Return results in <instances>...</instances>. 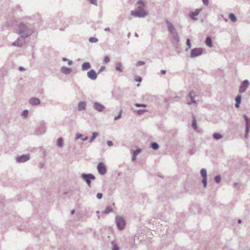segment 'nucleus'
Here are the masks:
<instances>
[{"label": "nucleus", "instance_id": "nucleus-45", "mask_svg": "<svg viewBox=\"0 0 250 250\" xmlns=\"http://www.w3.org/2000/svg\"><path fill=\"white\" fill-rule=\"evenodd\" d=\"M28 114V111L27 110H24L22 113V115L24 117H26Z\"/></svg>", "mask_w": 250, "mask_h": 250}, {"label": "nucleus", "instance_id": "nucleus-4", "mask_svg": "<svg viewBox=\"0 0 250 250\" xmlns=\"http://www.w3.org/2000/svg\"><path fill=\"white\" fill-rule=\"evenodd\" d=\"M82 178L86 182V184L88 186V187H91V180H95V177L91 173L89 174H85L83 173L81 175Z\"/></svg>", "mask_w": 250, "mask_h": 250}, {"label": "nucleus", "instance_id": "nucleus-62", "mask_svg": "<svg viewBox=\"0 0 250 250\" xmlns=\"http://www.w3.org/2000/svg\"><path fill=\"white\" fill-rule=\"evenodd\" d=\"M135 36L136 37H138V34H137V33H135Z\"/></svg>", "mask_w": 250, "mask_h": 250}, {"label": "nucleus", "instance_id": "nucleus-60", "mask_svg": "<svg viewBox=\"0 0 250 250\" xmlns=\"http://www.w3.org/2000/svg\"><path fill=\"white\" fill-rule=\"evenodd\" d=\"M62 60L63 61H68V60L67 59L65 58H63Z\"/></svg>", "mask_w": 250, "mask_h": 250}, {"label": "nucleus", "instance_id": "nucleus-10", "mask_svg": "<svg viewBox=\"0 0 250 250\" xmlns=\"http://www.w3.org/2000/svg\"><path fill=\"white\" fill-rule=\"evenodd\" d=\"M97 169L98 172L101 175H104L106 172V168L104 164L102 162L98 165Z\"/></svg>", "mask_w": 250, "mask_h": 250}, {"label": "nucleus", "instance_id": "nucleus-37", "mask_svg": "<svg viewBox=\"0 0 250 250\" xmlns=\"http://www.w3.org/2000/svg\"><path fill=\"white\" fill-rule=\"evenodd\" d=\"M141 151V149L140 148L137 149L136 150L133 151V154L134 155L137 156L138 154H139Z\"/></svg>", "mask_w": 250, "mask_h": 250}, {"label": "nucleus", "instance_id": "nucleus-5", "mask_svg": "<svg viewBox=\"0 0 250 250\" xmlns=\"http://www.w3.org/2000/svg\"><path fill=\"white\" fill-rule=\"evenodd\" d=\"M203 50L202 48H195L191 50L190 57L191 58H195L201 55L203 53Z\"/></svg>", "mask_w": 250, "mask_h": 250}, {"label": "nucleus", "instance_id": "nucleus-47", "mask_svg": "<svg viewBox=\"0 0 250 250\" xmlns=\"http://www.w3.org/2000/svg\"><path fill=\"white\" fill-rule=\"evenodd\" d=\"M107 145L109 146H112L113 145V142L111 141H107Z\"/></svg>", "mask_w": 250, "mask_h": 250}, {"label": "nucleus", "instance_id": "nucleus-48", "mask_svg": "<svg viewBox=\"0 0 250 250\" xmlns=\"http://www.w3.org/2000/svg\"><path fill=\"white\" fill-rule=\"evenodd\" d=\"M82 137V134L80 133H77L76 136V139H78L81 138Z\"/></svg>", "mask_w": 250, "mask_h": 250}, {"label": "nucleus", "instance_id": "nucleus-27", "mask_svg": "<svg viewBox=\"0 0 250 250\" xmlns=\"http://www.w3.org/2000/svg\"><path fill=\"white\" fill-rule=\"evenodd\" d=\"M122 65V64L121 62H119L116 63V66L115 67V69L116 70L119 71L120 72H122L123 70L121 68V66Z\"/></svg>", "mask_w": 250, "mask_h": 250}, {"label": "nucleus", "instance_id": "nucleus-33", "mask_svg": "<svg viewBox=\"0 0 250 250\" xmlns=\"http://www.w3.org/2000/svg\"><path fill=\"white\" fill-rule=\"evenodd\" d=\"M241 98H242V97L240 95H237L236 96V97L235 98L236 102H237V103H240L241 102Z\"/></svg>", "mask_w": 250, "mask_h": 250}, {"label": "nucleus", "instance_id": "nucleus-3", "mask_svg": "<svg viewBox=\"0 0 250 250\" xmlns=\"http://www.w3.org/2000/svg\"><path fill=\"white\" fill-rule=\"evenodd\" d=\"M115 220L118 229L120 230L123 229L125 226V221L124 218L120 216H117Z\"/></svg>", "mask_w": 250, "mask_h": 250}, {"label": "nucleus", "instance_id": "nucleus-28", "mask_svg": "<svg viewBox=\"0 0 250 250\" xmlns=\"http://www.w3.org/2000/svg\"><path fill=\"white\" fill-rule=\"evenodd\" d=\"M192 126L194 129H197V126L196 125V120L194 117H193Z\"/></svg>", "mask_w": 250, "mask_h": 250}, {"label": "nucleus", "instance_id": "nucleus-7", "mask_svg": "<svg viewBox=\"0 0 250 250\" xmlns=\"http://www.w3.org/2000/svg\"><path fill=\"white\" fill-rule=\"evenodd\" d=\"M244 118L246 122V132L245 134V137L247 138L250 129V119L245 115L244 116Z\"/></svg>", "mask_w": 250, "mask_h": 250}, {"label": "nucleus", "instance_id": "nucleus-61", "mask_svg": "<svg viewBox=\"0 0 250 250\" xmlns=\"http://www.w3.org/2000/svg\"><path fill=\"white\" fill-rule=\"evenodd\" d=\"M241 222H242V221H241V220L240 219H239V220H238V223L239 224L241 223Z\"/></svg>", "mask_w": 250, "mask_h": 250}, {"label": "nucleus", "instance_id": "nucleus-54", "mask_svg": "<svg viewBox=\"0 0 250 250\" xmlns=\"http://www.w3.org/2000/svg\"><path fill=\"white\" fill-rule=\"evenodd\" d=\"M161 72L162 74H165L166 73V71L165 70H162Z\"/></svg>", "mask_w": 250, "mask_h": 250}, {"label": "nucleus", "instance_id": "nucleus-23", "mask_svg": "<svg viewBox=\"0 0 250 250\" xmlns=\"http://www.w3.org/2000/svg\"><path fill=\"white\" fill-rule=\"evenodd\" d=\"M159 146V145L156 142H153L150 144V147L154 150L158 149Z\"/></svg>", "mask_w": 250, "mask_h": 250}, {"label": "nucleus", "instance_id": "nucleus-52", "mask_svg": "<svg viewBox=\"0 0 250 250\" xmlns=\"http://www.w3.org/2000/svg\"><path fill=\"white\" fill-rule=\"evenodd\" d=\"M240 103H237V102H236L235 104V106L237 108L239 107V106H240Z\"/></svg>", "mask_w": 250, "mask_h": 250}, {"label": "nucleus", "instance_id": "nucleus-17", "mask_svg": "<svg viewBox=\"0 0 250 250\" xmlns=\"http://www.w3.org/2000/svg\"><path fill=\"white\" fill-rule=\"evenodd\" d=\"M91 68V64L89 62H85L82 65V70L83 71L87 70Z\"/></svg>", "mask_w": 250, "mask_h": 250}, {"label": "nucleus", "instance_id": "nucleus-11", "mask_svg": "<svg viewBox=\"0 0 250 250\" xmlns=\"http://www.w3.org/2000/svg\"><path fill=\"white\" fill-rule=\"evenodd\" d=\"M249 85V82L248 80H245L242 83L239 88V92L243 93L247 89Z\"/></svg>", "mask_w": 250, "mask_h": 250}, {"label": "nucleus", "instance_id": "nucleus-29", "mask_svg": "<svg viewBox=\"0 0 250 250\" xmlns=\"http://www.w3.org/2000/svg\"><path fill=\"white\" fill-rule=\"evenodd\" d=\"M62 142L63 140L62 138H59L57 140V145L59 147L62 146Z\"/></svg>", "mask_w": 250, "mask_h": 250}, {"label": "nucleus", "instance_id": "nucleus-9", "mask_svg": "<svg viewBox=\"0 0 250 250\" xmlns=\"http://www.w3.org/2000/svg\"><path fill=\"white\" fill-rule=\"evenodd\" d=\"M30 158L29 154L22 155L17 157V162L19 163H24L27 161Z\"/></svg>", "mask_w": 250, "mask_h": 250}, {"label": "nucleus", "instance_id": "nucleus-15", "mask_svg": "<svg viewBox=\"0 0 250 250\" xmlns=\"http://www.w3.org/2000/svg\"><path fill=\"white\" fill-rule=\"evenodd\" d=\"M41 101L39 99L37 98H31L29 100V104L32 105H37L40 104Z\"/></svg>", "mask_w": 250, "mask_h": 250}, {"label": "nucleus", "instance_id": "nucleus-42", "mask_svg": "<svg viewBox=\"0 0 250 250\" xmlns=\"http://www.w3.org/2000/svg\"><path fill=\"white\" fill-rule=\"evenodd\" d=\"M105 68V66H102L99 69L98 72V74H99L101 72H102L104 70V69Z\"/></svg>", "mask_w": 250, "mask_h": 250}, {"label": "nucleus", "instance_id": "nucleus-38", "mask_svg": "<svg viewBox=\"0 0 250 250\" xmlns=\"http://www.w3.org/2000/svg\"><path fill=\"white\" fill-rule=\"evenodd\" d=\"M202 183L204 188H206L207 185V178H203Z\"/></svg>", "mask_w": 250, "mask_h": 250}, {"label": "nucleus", "instance_id": "nucleus-32", "mask_svg": "<svg viewBox=\"0 0 250 250\" xmlns=\"http://www.w3.org/2000/svg\"><path fill=\"white\" fill-rule=\"evenodd\" d=\"M221 180V178L220 176H219V175H217V176H215L214 178V180H215V182L218 184L220 182Z\"/></svg>", "mask_w": 250, "mask_h": 250}, {"label": "nucleus", "instance_id": "nucleus-2", "mask_svg": "<svg viewBox=\"0 0 250 250\" xmlns=\"http://www.w3.org/2000/svg\"><path fill=\"white\" fill-rule=\"evenodd\" d=\"M166 23L167 24L168 30L171 34L173 39L176 42H179V38L178 34L175 28L174 27V26L172 25V24L168 21L167 20Z\"/></svg>", "mask_w": 250, "mask_h": 250}, {"label": "nucleus", "instance_id": "nucleus-13", "mask_svg": "<svg viewBox=\"0 0 250 250\" xmlns=\"http://www.w3.org/2000/svg\"><path fill=\"white\" fill-rule=\"evenodd\" d=\"M93 108L99 112H102L105 108L104 106L98 102H95Z\"/></svg>", "mask_w": 250, "mask_h": 250}, {"label": "nucleus", "instance_id": "nucleus-59", "mask_svg": "<svg viewBox=\"0 0 250 250\" xmlns=\"http://www.w3.org/2000/svg\"><path fill=\"white\" fill-rule=\"evenodd\" d=\"M111 244L113 245V247H114L115 245H117L116 244L114 243V241H111Z\"/></svg>", "mask_w": 250, "mask_h": 250}, {"label": "nucleus", "instance_id": "nucleus-16", "mask_svg": "<svg viewBox=\"0 0 250 250\" xmlns=\"http://www.w3.org/2000/svg\"><path fill=\"white\" fill-rule=\"evenodd\" d=\"M86 103L84 101L80 102L78 105V109L79 111L85 110L86 109Z\"/></svg>", "mask_w": 250, "mask_h": 250}, {"label": "nucleus", "instance_id": "nucleus-22", "mask_svg": "<svg viewBox=\"0 0 250 250\" xmlns=\"http://www.w3.org/2000/svg\"><path fill=\"white\" fill-rule=\"evenodd\" d=\"M213 137L215 140H219L223 138V135L218 133H214L213 134Z\"/></svg>", "mask_w": 250, "mask_h": 250}, {"label": "nucleus", "instance_id": "nucleus-44", "mask_svg": "<svg viewBox=\"0 0 250 250\" xmlns=\"http://www.w3.org/2000/svg\"><path fill=\"white\" fill-rule=\"evenodd\" d=\"M96 197L98 199H101L103 197V194L101 193H98L97 194Z\"/></svg>", "mask_w": 250, "mask_h": 250}, {"label": "nucleus", "instance_id": "nucleus-58", "mask_svg": "<svg viewBox=\"0 0 250 250\" xmlns=\"http://www.w3.org/2000/svg\"><path fill=\"white\" fill-rule=\"evenodd\" d=\"M75 212V210L74 209H73L71 211V214H74Z\"/></svg>", "mask_w": 250, "mask_h": 250}, {"label": "nucleus", "instance_id": "nucleus-35", "mask_svg": "<svg viewBox=\"0 0 250 250\" xmlns=\"http://www.w3.org/2000/svg\"><path fill=\"white\" fill-rule=\"evenodd\" d=\"M122 112L123 110L121 109L119 112V115L114 118V120H117L121 118Z\"/></svg>", "mask_w": 250, "mask_h": 250}, {"label": "nucleus", "instance_id": "nucleus-31", "mask_svg": "<svg viewBox=\"0 0 250 250\" xmlns=\"http://www.w3.org/2000/svg\"><path fill=\"white\" fill-rule=\"evenodd\" d=\"M146 111V109H139L137 111V113L138 115H142Z\"/></svg>", "mask_w": 250, "mask_h": 250}, {"label": "nucleus", "instance_id": "nucleus-41", "mask_svg": "<svg viewBox=\"0 0 250 250\" xmlns=\"http://www.w3.org/2000/svg\"><path fill=\"white\" fill-rule=\"evenodd\" d=\"M145 62L143 61H138L137 63H136V65L137 66H141V65H143L144 64H145Z\"/></svg>", "mask_w": 250, "mask_h": 250}, {"label": "nucleus", "instance_id": "nucleus-57", "mask_svg": "<svg viewBox=\"0 0 250 250\" xmlns=\"http://www.w3.org/2000/svg\"><path fill=\"white\" fill-rule=\"evenodd\" d=\"M87 139H88V137H87V136H86L85 137H84V138H82V140L83 141H86V140H87Z\"/></svg>", "mask_w": 250, "mask_h": 250}, {"label": "nucleus", "instance_id": "nucleus-6", "mask_svg": "<svg viewBox=\"0 0 250 250\" xmlns=\"http://www.w3.org/2000/svg\"><path fill=\"white\" fill-rule=\"evenodd\" d=\"M131 15L135 17L143 18L147 15V12L146 11H132Z\"/></svg>", "mask_w": 250, "mask_h": 250}, {"label": "nucleus", "instance_id": "nucleus-51", "mask_svg": "<svg viewBox=\"0 0 250 250\" xmlns=\"http://www.w3.org/2000/svg\"><path fill=\"white\" fill-rule=\"evenodd\" d=\"M136 156L134 155V154H133L132 157V161H134L136 160Z\"/></svg>", "mask_w": 250, "mask_h": 250}, {"label": "nucleus", "instance_id": "nucleus-46", "mask_svg": "<svg viewBox=\"0 0 250 250\" xmlns=\"http://www.w3.org/2000/svg\"><path fill=\"white\" fill-rule=\"evenodd\" d=\"M120 248L117 245H115L114 247H113L112 250H119Z\"/></svg>", "mask_w": 250, "mask_h": 250}, {"label": "nucleus", "instance_id": "nucleus-25", "mask_svg": "<svg viewBox=\"0 0 250 250\" xmlns=\"http://www.w3.org/2000/svg\"><path fill=\"white\" fill-rule=\"evenodd\" d=\"M229 18L230 20L233 22H235L237 21V19L235 15L233 13H230L229 15Z\"/></svg>", "mask_w": 250, "mask_h": 250}, {"label": "nucleus", "instance_id": "nucleus-8", "mask_svg": "<svg viewBox=\"0 0 250 250\" xmlns=\"http://www.w3.org/2000/svg\"><path fill=\"white\" fill-rule=\"evenodd\" d=\"M25 43V39L21 37H19L16 41L12 43V45L17 47H21Z\"/></svg>", "mask_w": 250, "mask_h": 250}, {"label": "nucleus", "instance_id": "nucleus-40", "mask_svg": "<svg viewBox=\"0 0 250 250\" xmlns=\"http://www.w3.org/2000/svg\"><path fill=\"white\" fill-rule=\"evenodd\" d=\"M134 105L136 107H145L146 106V104H138V103H136Z\"/></svg>", "mask_w": 250, "mask_h": 250}, {"label": "nucleus", "instance_id": "nucleus-18", "mask_svg": "<svg viewBox=\"0 0 250 250\" xmlns=\"http://www.w3.org/2000/svg\"><path fill=\"white\" fill-rule=\"evenodd\" d=\"M137 3L138 4V6H137V9L138 10V11H145L144 9V7L145 4L143 0H139L138 1Z\"/></svg>", "mask_w": 250, "mask_h": 250}, {"label": "nucleus", "instance_id": "nucleus-21", "mask_svg": "<svg viewBox=\"0 0 250 250\" xmlns=\"http://www.w3.org/2000/svg\"><path fill=\"white\" fill-rule=\"evenodd\" d=\"M99 135V133L98 132H94L92 133V137L90 138L89 141V143H92L94 140V139Z\"/></svg>", "mask_w": 250, "mask_h": 250}, {"label": "nucleus", "instance_id": "nucleus-1", "mask_svg": "<svg viewBox=\"0 0 250 250\" xmlns=\"http://www.w3.org/2000/svg\"><path fill=\"white\" fill-rule=\"evenodd\" d=\"M33 32V29L27 25L22 23L19 24L18 34L21 37L25 39L30 36Z\"/></svg>", "mask_w": 250, "mask_h": 250}, {"label": "nucleus", "instance_id": "nucleus-12", "mask_svg": "<svg viewBox=\"0 0 250 250\" xmlns=\"http://www.w3.org/2000/svg\"><path fill=\"white\" fill-rule=\"evenodd\" d=\"M87 75L88 78L92 80H95L97 78V74L93 69H91L87 73Z\"/></svg>", "mask_w": 250, "mask_h": 250}, {"label": "nucleus", "instance_id": "nucleus-24", "mask_svg": "<svg viewBox=\"0 0 250 250\" xmlns=\"http://www.w3.org/2000/svg\"><path fill=\"white\" fill-rule=\"evenodd\" d=\"M200 173L203 178H207V171L205 168L201 169Z\"/></svg>", "mask_w": 250, "mask_h": 250}, {"label": "nucleus", "instance_id": "nucleus-39", "mask_svg": "<svg viewBox=\"0 0 250 250\" xmlns=\"http://www.w3.org/2000/svg\"><path fill=\"white\" fill-rule=\"evenodd\" d=\"M110 62V59L108 56H105L104 60V63H107Z\"/></svg>", "mask_w": 250, "mask_h": 250}, {"label": "nucleus", "instance_id": "nucleus-53", "mask_svg": "<svg viewBox=\"0 0 250 250\" xmlns=\"http://www.w3.org/2000/svg\"><path fill=\"white\" fill-rule=\"evenodd\" d=\"M19 70H20V71H23V70H25V68H24V67H22V66H20V67H19Z\"/></svg>", "mask_w": 250, "mask_h": 250}, {"label": "nucleus", "instance_id": "nucleus-19", "mask_svg": "<svg viewBox=\"0 0 250 250\" xmlns=\"http://www.w3.org/2000/svg\"><path fill=\"white\" fill-rule=\"evenodd\" d=\"M61 72L64 74H69L71 72V68H68V67H66L65 66L62 67L61 68Z\"/></svg>", "mask_w": 250, "mask_h": 250}, {"label": "nucleus", "instance_id": "nucleus-26", "mask_svg": "<svg viewBox=\"0 0 250 250\" xmlns=\"http://www.w3.org/2000/svg\"><path fill=\"white\" fill-rule=\"evenodd\" d=\"M113 211L112 208L110 206H108L104 211V213L107 214Z\"/></svg>", "mask_w": 250, "mask_h": 250}, {"label": "nucleus", "instance_id": "nucleus-14", "mask_svg": "<svg viewBox=\"0 0 250 250\" xmlns=\"http://www.w3.org/2000/svg\"><path fill=\"white\" fill-rule=\"evenodd\" d=\"M201 10V9H196L194 12L190 13L189 17L194 20H197V19L195 17L199 15Z\"/></svg>", "mask_w": 250, "mask_h": 250}, {"label": "nucleus", "instance_id": "nucleus-34", "mask_svg": "<svg viewBox=\"0 0 250 250\" xmlns=\"http://www.w3.org/2000/svg\"><path fill=\"white\" fill-rule=\"evenodd\" d=\"M186 43H187V45H188V48L186 49V50H188V49H190L191 47V44L190 43V39H188L187 40V42H186Z\"/></svg>", "mask_w": 250, "mask_h": 250}, {"label": "nucleus", "instance_id": "nucleus-49", "mask_svg": "<svg viewBox=\"0 0 250 250\" xmlns=\"http://www.w3.org/2000/svg\"><path fill=\"white\" fill-rule=\"evenodd\" d=\"M135 81L137 82H141L142 81V78L141 77H138L135 79Z\"/></svg>", "mask_w": 250, "mask_h": 250}, {"label": "nucleus", "instance_id": "nucleus-50", "mask_svg": "<svg viewBox=\"0 0 250 250\" xmlns=\"http://www.w3.org/2000/svg\"><path fill=\"white\" fill-rule=\"evenodd\" d=\"M203 2L205 5H207L208 3V0H202Z\"/></svg>", "mask_w": 250, "mask_h": 250}, {"label": "nucleus", "instance_id": "nucleus-30", "mask_svg": "<svg viewBox=\"0 0 250 250\" xmlns=\"http://www.w3.org/2000/svg\"><path fill=\"white\" fill-rule=\"evenodd\" d=\"M98 41V39L95 37H91L89 39V41L92 43H96Z\"/></svg>", "mask_w": 250, "mask_h": 250}, {"label": "nucleus", "instance_id": "nucleus-20", "mask_svg": "<svg viewBox=\"0 0 250 250\" xmlns=\"http://www.w3.org/2000/svg\"><path fill=\"white\" fill-rule=\"evenodd\" d=\"M206 44L209 47H211L212 46V40L210 37H208L206 40Z\"/></svg>", "mask_w": 250, "mask_h": 250}, {"label": "nucleus", "instance_id": "nucleus-55", "mask_svg": "<svg viewBox=\"0 0 250 250\" xmlns=\"http://www.w3.org/2000/svg\"><path fill=\"white\" fill-rule=\"evenodd\" d=\"M73 62L71 61L68 60V65H70L72 64Z\"/></svg>", "mask_w": 250, "mask_h": 250}, {"label": "nucleus", "instance_id": "nucleus-36", "mask_svg": "<svg viewBox=\"0 0 250 250\" xmlns=\"http://www.w3.org/2000/svg\"><path fill=\"white\" fill-rule=\"evenodd\" d=\"M195 97H192L191 98H190V100H191V102H188V104L190 105L191 104V103H196V100H195L194 99Z\"/></svg>", "mask_w": 250, "mask_h": 250}, {"label": "nucleus", "instance_id": "nucleus-56", "mask_svg": "<svg viewBox=\"0 0 250 250\" xmlns=\"http://www.w3.org/2000/svg\"><path fill=\"white\" fill-rule=\"evenodd\" d=\"M104 30L105 31H110V28L108 27H107V28H104Z\"/></svg>", "mask_w": 250, "mask_h": 250}, {"label": "nucleus", "instance_id": "nucleus-43", "mask_svg": "<svg viewBox=\"0 0 250 250\" xmlns=\"http://www.w3.org/2000/svg\"><path fill=\"white\" fill-rule=\"evenodd\" d=\"M188 96L190 98L192 97H195V94L194 93L193 91H191L188 94Z\"/></svg>", "mask_w": 250, "mask_h": 250}]
</instances>
